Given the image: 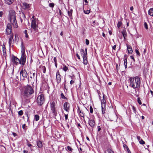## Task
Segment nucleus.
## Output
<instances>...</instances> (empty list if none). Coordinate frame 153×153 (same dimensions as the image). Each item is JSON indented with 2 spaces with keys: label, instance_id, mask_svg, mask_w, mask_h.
I'll list each match as a JSON object with an SVG mask.
<instances>
[{
  "label": "nucleus",
  "instance_id": "nucleus-1",
  "mask_svg": "<svg viewBox=\"0 0 153 153\" xmlns=\"http://www.w3.org/2000/svg\"><path fill=\"white\" fill-rule=\"evenodd\" d=\"M34 92V91L31 86L29 85L25 86L22 94V100L25 101L26 98L30 97Z\"/></svg>",
  "mask_w": 153,
  "mask_h": 153
},
{
  "label": "nucleus",
  "instance_id": "nucleus-28",
  "mask_svg": "<svg viewBox=\"0 0 153 153\" xmlns=\"http://www.w3.org/2000/svg\"><path fill=\"white\" fill-rule=\"evenodd\" d=\"M79 112L80 116L81 117H83V118H84L85 114L83 113V112L82 111H80V110L79 111Z\"/></svg>",
  "mask_w": 153,
  "mask_h": 153
},
{
  "label": "nucleus",
  "instance_id": "nucleus-20",
  "mask_svg": "<svg viewBox=\"0 0 153 153\" xmlns=\"http://www.w3.org/2000/svg\"><path fill=\"white\" fill-rule=\"evenodd\" d=\"M37 145L38 148H40L42 146V143L39 140L37 141Z\"/></svg>",
  "mask_w": 153,
  "mask_h": 153
},
{
  "label": "nucleus",
  "instance_id": "nucleus-62",
  "mask_svg": "<svg viewBox=\"0 0 153 153\" xmlns=\"http://www.w3.org/2000/svg\"><path fill=\"white\" fill-rule=\"evenodd\" d=\"M15 39L16 40H17V39H18V37L17 36H16V35H15Z\"/></svg>",
  "mask_w": 153,
  "mask_h": 153
},
{
  "label": "nucleus",
  "instance_id": "nucleus-51",
  "mask_svg": "<svg viewBox=\"0 0 153 153\" xmlns=\"http://www.w3.org/2000/svg\"><path fill=\"white\" fill-rule=\"evenodd\" d=\"M85 43L87 45L89 44V41L87 39H85Z\"/></svg>",
  "mask_w": 153,
  "mask_h": 153
},
{
  "label": "nucleus",
  "instance_id": "nucleus-50",
  "mask_svg": "<svg viewBox=\"0 0 153 153\" xmlns=\"http://www.w3.org/2000/svg\"><path fill=\"white\" fill-rule=\"evenodd\" d=\"M67 149L69 151H71L72 150V149L71 148L70 146H68L67 147Z\"/></svg>",
  "mask_w": 153,
  "mask_h": 153
},
{
  "label": "nucleus",
  "instance_id": "nucleus-26",
  "mask_svg": "<svg viewBox=\"0 0 153 153\" xmlns=\"http://www.w3.org/2000/svg\"><path fill=\"white\" fill-rule=\"evenodd\" d=\"M13 1L14 0H5L6 3L8 4H11Z\"/></svg>",
  "mask_w": 153,
  "mask_h": 153
},
{
  "label": "nucleus",
  "instance_id": "nucleus-55",
  "mask_svg": "<svg viewBox=\"0 0 153 153\" xmlns=\"http://www.w3.org/2000/svg\"><path fill=\"white\" fill-rule=\"evenodd\" d=\"M97 129L98 131H100L101 128L100 126H97Z\"/></svg>",
  "mask_w": 153,
  "mask_h": 153
},
{
  "label": "nucleus",
  "instance_id": "nucleus-18",
  "mask_svg": "<svg viewBox=\"0 0 153 153\" xmlns=\"http://www.w3.org/2000/svg\"><path fill=\"white\" fill-rule=\"evenodd\" d=\"M123 146L124 149L127 153H131L128 146L124 144Z\"/></svg>",
  "mask_w": 153,
  "mask_h": 153
},
{
  "label": "nucleus",
  "instance_id": "nucleus-34",
  "mask_svg": "<svg viewBox=\"0 0 153 153\" xmlns=\"http://www.w3.org/2000/svg\"><path fill=\"white\" fill-rule=\"evenodd\" d=\"M25 48H21V54H23V55L25 54Z\"/></svg>",
  "mask_w": 153,
  "mask_h": 153
},
{
  "label": "nucleus",
  "instance_id": "nucleus-54",
  "mask_svg": "<svg viewBox=\"0 0 153 153\" xmlns=\"http://www.w3.org/2000/svg\"><path fill=\"white\" fill-rule=\"evenodd\" d=\"M65 117V119L66 120L68 118V114H64Z\"/></svg>",
  "mask_w": 153,
  "mask_h": 153
},
{
  "label": "nucleus",
  "instance_id": "nucleus-25",
  "mask_svg": "<svg viewBox=\"0 0 153 153\" xmlns=\"http://www.w3.org/2000/svg\"><path fill=\"white\" fill-rule=\"evenodd\" d=\"M83 63L84 65H87L88 63V61L87 56L83 57Z\"/></svg>",
  "mask_w": 153,
  "mask_h": 153
},
{
  "label": "nucleus",
  "instance_id": "nucleus-31",
  "mask_svg": "<svg viewBox=\"0 0 153 153\" xmlns=\"http://www.w3.org/2000/svg\"><path fill=\"white\" fill-rule=\"evenodd\" d=\"M21 16L20 17L22 18L24 20H25L26 18V17L25 15L24 14V13L23 12H22V13L21 14Z\"/></svg>",
  "mask_w": 153,
  "mask_h": 153
},
{
  "label": "nucleus",
  "instance_id": "nucleus-53",
  "mask_svg": "<svg viewBox=\"0 0 153 153\" xmlns=\"http://www.w3.org/2000/svg\"><path fill=\"white\" fill-rule=\"evenodd\" d=\"M53 61L55 63H57V59L56 57H54L53 58Z\"/></svg>",
  "mask_w": 153,
  "mask_h": 153
},
{
  "label": "nucleus",
  "instance_id": "nucleus-13",
  "mask_svg": "<svg viewBox=\"0 0 153 153\" xmlns=\"http://www.w3.org/2000/svg\"><path fill=\"white\" fill-rule=\"evenodd\" d=\"M56 82L58 84L61 81V75L59 71H58L56 73Z\"/></svg>",
  "mask_w": 153,
  "mask_h": 153
},
{
  "label": "nucleus",
  "instance_id": "nucleus-32",
  "mask_svg": "<svg viewBox=\"0 0 153 153\" xmlns=\"http://www.w3.org/2000/svg\"><path fill=\"white\" fill-rule=\"evenodd\" d=\"M36 76V78L37 76V74L36 73H33V75L32 76H30V78H33L34 79L35 76Z\"/></svg>",
  "mask_w": 153,
  "mask_h": 153
},
{
  "label": "nucleus",
  "instance_id": "nucleus-23",
  "mask_svg": "<svg viewBox=\"0 0 153 153\" xmlns=\"http://www.w3.org/2000/svg\"><path fill=\"white\" fill-rule=\"evenodd\" d=\"M72 11L73 10L72 9H71L69 10H68V16L71 19L72 18Z\"/></svg>",
  "mask_w": 153,
  "mask_h": 153
},
{
  "label": "nucleus",
  "instance_id": "nucleus-41",
  "mask_svg": "<svg viewBox=\"0 0 153 153\" xmlns=\"http://www.w3.org/2000/svg\"><path fill=\"white\" fill-rule=\"evenodd\" d=\"M135 51L137 55H138V56H140V53H139L138 50H137V49H136L135 50Z\"/></svg>",
  "mask_w": 153,
  "mask_h": 153
},
{
  "label": "nucleus",
  "instance_id": "nucleus-38",
  "mask_svg": "<svg viewBox=\"0 0 153 153\" xmlns=\"http://www.w3.org/2000/svg\"><path fill=\"white\" fill-rule=\"evenodd\" d=\"M105 102H106L105 100V99H104V98H103L102 99V101L101 102V104H102L103 105H105Z\"/></svg>",
  "mask_w": 153,
  "mask_h": 153
},
{
  "label": "nucleus",
  "instance_id": "nucleus-61",
  "mask_svg": "<svg viewBox=\"0 0 153 153\" xmlns=\"http://www.w3.org/2000/svg\"><path fill=\"white\" fill-rule=\"evenodd\" d=\"M76 56L79 59H80V56H79V55L78 54V53H77L76 54Z\"/></svg>",
  "mask_w": 153,
  "mask_h": 153
},
{
  "label": "nucleus",
  "instance_id": "nucleus-21",
  "mask_svg": "<svg viewBox=\"0 0 153 153\" xmlns=\"http://www.w3.org/2000/svg\"><path fill=\"white\" fill-rule=\"evenodd\" d=\"M148 14L151 16H153V8H150L148 11Z\"/></svg>",
  "mask_w": 153,
  "mask_h": 153
},
{
  "label": "nucleus",
  "instance_id": "nucleus-56",
  "mask_svg": "<svg viewBox=\"0 0 153 153\" xmlns=\"http://www.w3.org/2000/svg\"><path fill=\"white\" fill-rule=\"evenodd\" d=\"M137 139L138 140V141H139L141 139V137L140 136H137Z\"/></svg>",
  "mask_w": 153,
  "mask_h": 153
},
{
  "label": "nucleus",
  "instance_id": "nucleus-42",
  "mask_svg": "<svg viewBox=\"0 0 153 153\" xmlns=\"http://www.w3.org/2000/svg\"><path fill=\"white\" fill-rule=\"evenodd\" d=\"M54 6V4L53 3H50L49 4V6L50 7L53 8Z\"/></svg>",
  "mask_w": 153,
  "mask_h": 153
},
{
  "label": "nucleus",
  "instance_id": "nucleus-46",
  "mask_svg": "<svg viewBox=\"0 0 153 153\" xmlns=\"http://www.w3.org/2000/svg\"><path fill=\"white\" fill-rule=\"evenodd\" d=\"M61 96L62 98L63 99H66L67 98L65 96L64 94L63 93H62L61 94Z\"/></svg>",
  "mask_w": 153,
  "mask_h": 153
},
{
  "label": "nucleus",
  "instance_id": "nucleus-24",
  "mask_svg": "<svg viewBox=\"0 0 153 153\" xmlns=\"http://www.w3.org/2000/svg\"><path fill=\"white\" fill-rule=\"evenodd\" d=\"M105 105H103L102 104V114H104L105 113Z\"/></svg>",
  "mask_w": 153,
  "mask_h": 153
},
{
  "label": "nucleus",
  "instance_id": "nucleus-6",
  "mask_svg": "<svg viewBox=\"0 0 153 153\" xmlns=\"http://www.w3.org/2000/svg\"><path fill=\"white\" fill-rule=\"evenodd\" d=\"M30 4L24 3L22 6V9L26 11V13H29V10H30Z\"/></svg>",
  "mask_w": 153,
  "mask_h": 153
},
{
  "label": "nucleus",
  "instance_id": "nucleus-30",
  "mask_svg": "<svg viewBox=\"0 0 153 153\" xmlns=\"http://www.w3.org/2000/svg\"><path fill=\"white\" fill-rule=\"evenodd\" d=\"M124 65L125 68H127V58H126L124 59Z\"/></svg>",
  "mask_w": 153,
  "mask_h": 153
},
{
  "label": "nucleus",
  "instance_id": "nucleus-48",
  "mask_svg": "<svg viewBox=\"0 0 153 153\" xmlns=\"http://www.w3.org/2000/svg\"><path fill=\"white\" fill-rule=\"evenodd\" d=\"M90 111L91 113H92L93 112V109L91 106H90Z\"/></svg>",
  "mask_w": 153,
  "mask_h": 153
},
{
  "label": "nucleus",
  "instance_id": "nucleus-58",
  "mask_svg": "<svg viewBox=\"0 0 153 153\" xmlns=\"http://www.w3.org/2000/svg\"><path fill=\"white\" fill-rule=\"evenodd\" d=\"M74 81L73 80H71L70 82V84L71 85L74 83Z\"/></svg>",
  "mask_w": 153,
  "mask_h": 153
},
{
  "label": "nucleus",
  "instance_id": "nucleus-27",
  "mask_svg": "<svg viewBox=\"0 0 153 153\" xmlns=\"http://www.w3.org/2000/svg\"><path fill=\"white\" fill-rule=\"evenodd\" d=\"M105 153H114V152L110 149H108L105 152Z\"/></svg>",
  "mask_w": 153,
  "mask_h": 153
},
{
  "label": "nucleus",
  "instance_id": "nucleus-40",
  "mask_svg": "<svg viewBox=\"0 0 153 153\" xmlns=\"http://www.w3.org/2000/svg\"><path fill=\"white\" fill-rule=\"evenodd\" d=\"M137 102H138V103L140 105H141L142 104V102H141V101L140 100V98L138 97L137 98Z\"/></svg>",
  "mask_w": 153,
  "mask_h": 153
},
{
  "label": "nucleus",
  "instance_id": "nucleus-64",
  "mask_svg": "<svg viewBox=\"0 0 153 153\" xmlns=\"http://www.w3.org/2000/svg\"><path fill=\"white\" fill-rule=\"evenodd\" d=\"M3 14V12L2 11L0 12V17L2 16Z\"/></svg>",
  "mask_w": 153,
  "mask_h": 153
},
{
  "label": "nucleus",
  "instance_id": "nucleus-14",
  "mask_svg": "<svg viewBox=\"0 0 153 153\" xmlns=\"http://www.w3.org/2000/svg\"><path fill=\"white\" fill-rule=\"evenodd\" d=\"M88 124L92 128H94L95 126V121L93 119H89Z\"/></svg>",
  "mask_w": 153,
  "mask_h": 153
},
{
  "label": "nucleus",
  "instance_id": "nucleus-63",
  "mask_svg": "<svg viewBox=\"0 0 153 153\" xmlns=\"http://www.w3.org/2000/svg\"><path fill=\"white\" fill-rule=\"evenodd\" d=\"M59 12L60 15L61 16L62 15V12L61 10L60 9L59 10Z\"/></svg>",
  "mask_w": 153,
  "mask_h": 153
},
{
  "label": "nucleus",
  "instance_id": "nucleus-47",
  "mask_svg": "<svg viewBox=\"0 0 153 153\" xmlns=\"http://www.w3.org/2000/svg\"><path fill=\"white\" fill-rule=\"evenodd\" d=\"M84 12L85 14H89L90 12V10H84Z\"/></svg>",
  "mask_w": 153,
  "mask_h": 153
},
{
  "label": "nucleus",
  "instance_id": "nucleus-35",
  "mask_svg": "<svg viewBox=\"0 0 153 153\" xmlns=\"http://www.w3.org/2000/svg\"><path fill=\"white\" fill-rule=\"evenodd\" d=\"M62 69L63 71H66L68 69V68L65 65H63V67L62 68Z\"/></svg>",
  "mask_w": 153,
  "mask_h": 153
},
{
  "label": "nucleus",
  "instance_id": "nucleus-9",
  "mask_svg": "<svg viewBox=\"0 0 153 153\" xmlns=\"http://www.w3.org/2000/svg\"><path fill=\"white\" fill-rule=\"evenodd\" d=\"M6 33L7 35H10L12 32V26L11 23H8L7 25L6 29Z\"/></svg>",
  "mask_w": 153,
  "mask_h": 153
},
{
  "label": "nucleus",
  "instance_id": "nucleus-52",
  "mask_svg": "<svg viewBox=\"0 0 153 153\" xmlns=\"http://www.w3.org/2000/svg\"><path fill=\"white\" fill-rule=\"evenodd\" d=\"M21 47V48H25L24 45H23V42H22Z\"/></svg>",
  "mask_w": 153,
  "mask_h": 153
},
{
  "label": "nucleus",
  "instance_id": "nucleus-49",
  "mask_svg": "<svg viewBox=\"0 0 153 153\" xmlns=\"http://www.w3.org/2000/svg\"><path fill=\"white\" fill-rule=\"evenodd\" d=\"M132 109L133 112L135 113H136V110L135 107L134 106H132Z\"/></svg>",
  "mask_w": 153,
  "mask_h": 153
},
{
  "label": "nucleus",
  "instance_id": "nucleus-3",
  "mask_svg": "<svg viewBox=\"0 0 153 153\" xmlns=\"http://www.w3.org/2000/svg\"><path fill=\"white\" fill-rule=\"evenodd\" d=\"M9 17L10 22L13 27L15 28H17L18 25L16 19V13L14 11L11 10L9 12Z\"/></svg>",
  "mask_w": 153,
  "mask_h": 153
},
{
  "label": "nucleus",
  "instance_id": "nucleus-36",
  "mask_svg": "<svg viewBox=\"0 0 153 153\" xmlns=\"http://www.w3.org/2000/svg\"><path fill=\"white\" fill-rule=\"evenodd\" d=\"M139 142L140 144L143 145L145 144V141H143L142 139H141V140H140Z\"/></svg>",
  "mask_w": 153,
  "mask_h": 153
},
{
  "label": "nucleus",
  "instance_id": "nucleus-7",
  "mask_svg": "<svg viewBox=\"0 0 153 153\" xmlns=\"http://www.w3.org/2000/svg\"><path fill=\"white\" fill-rule=\"evenodd\" d=\"M56 102L54 101H52L51 102V109L54 115L56 116L57 112L56 110Z\"/></svg>",
  "mask_w": 153,
  "mask_h": 153
},
{
  "label": "nucleus",
  "instance_id": "nucleus-45",
  "mask_svg": "<svg viewBox=\"0 0 153 153\" xmlns=\"http://www.w3.org/2000/svg\"><path fill=\"white\" fill-rule=\"evenodd\" d=\"M144 26L145 28L146 29H148V25H147V23L146 22H144Z\"/></svg>",
  "mask_w": 153,
  "mask_h": 153
},
{
  "label": "nucleus",
  "instance_id": "nucleus-2",
  "mask_svg": "<svg viewBox=\"0 0 153 153\" xmlns=\"http://www.w3.org/2000/svg\"><path fill=\"white\" fill-rule=\"evenodd\" d=\"M129 80L130 82V85L132 87L135 89L139 88L140 85V80L138 76H136L133 78H130Z\"/></svg>",
  "mask_w": 153,
  "mask_h": 153
},
{
  "label": "nucleus",
  "instance_id": "nucleus-5",
  "mask_svg": "<svg viewBox=\"0 0 153 153\" xmlns=\"http://www.w3.org/2000/svg\"><path fill=\"white\" fill-rule=\"evenodd\" d=\"M31 27L34 30H36L37 28V24L36 21L37 19H36L34 18V16H33L32 18L31 19Z\"/></svg>",
  "mask_w": 153,
  "mask_h": 153
},
{
  "label": "nucleus",
  "instance_id": "nucleus-15",
  "mask_svg": "<svg viewBox=\"0 0 153 153\" xmlns=\"http://www.w3.org/2000/svg\"><path fill=\"white\" fill-rule=\"evenodd\" d=\"M13 34H11L10 37L9 38V46H10L13 42Z\"/></svg>",
  "mask_w": 153,
  "mask_h": 153
},
{
  "label": "nucleus",
  "instance_id": "nucleus-16",
  "mask_svg": "<svg viewBox=\"0 0 153 153\" xmlns=\"http://www.w3.org/2000/svg\"><path fill=\"white\" fill-rule=\"evenodd\" d=\"M80 53L83 57L87 56V52H85L84 49H81L80 50Z\"/></svg>",
  "mask_w": 153,
  "mask_h": 153
},
{
  "label": "nucleus",
  "instance_id": "nucleus-60",
  "mask_svg": "<svg viewBox=\"0 0 153 153\" xmlns=\"http://www.w3.org/2000/svg\"><path fill=\"white\" fill-rule=\"evenodd\" d=\"M116 45H114V46H113L112 47V49L114 50H115V49H116Z\"/></svg>",
  "mask_w": 153,
  "mask_h": 153
},
{
  "label": "nucleus",
  "instance_id": "nucleus-43",
  "mask_svg": "<svg viewBox=\"0 0 153 153\" xmlns=\"http://www.w3.org/2000/svg\"><path fill=\"white\" fill-rule=\"evenodd\" d=\"M24 33H25V37L27 38H28V36L27 34V30H25V31H24Z\"/></svg>",
  "mask_w": 153,
  "mask_h": 153
},
{
  "label": "nucleus",
  "instance_id": "nucleus-37",
  "mask_svg": "<svg viewBox=\"0 0 153 153\" xmlns=\"http://www.w3.org/2000/svg\"><path fill=\"white\" fill-rule=\"evenodd\" d=\"M122 22H119L117 24V27L118 28H119L122 25Z\"/></svg>",
  "mask_w": 153,
  "mask_h": 153
},
{
  "label": "nucleus",
  "instance_id": "nucleus-8",
  "mask_svg": "<svg viewBox=\"0 0 153 153\" xmlns=\"http://www.w3.org/2000/svg\"><path fill=\"white\" fill-rule=\"evenodd\" d=\"M26 56L25 54H21V56L19 60V64L23 66L26 62Z\"/></svg>",
  "mask_w": 153,
  "mask_h": 153
},
{
  "label": "nucleus",
  "instance_id": "nucleus-44",
  "mask_svg": "<svg viewBox=\"0 0 153 153\" xmlns=\"http://www.w3.org/2000/svg\"><path fill=\"white\" fill-rule=\"evenodd\" d=\"M26 126L25 124H24L22 125V128L25 131H26Z\"/></svg>",
  "mask_w": 153,
  "mask_h": 153
},
{
  "label": "nucleus",
  "instance_id": "nucleus-33",
  "mask_svg": "<svg viewBox=\"0 0 153 153\" xmlns=\"http://www.w3.org/2000/svg\"><path fill=\"white\" fill-rule=\"evenodd\" d=\"M42 71L45 74L46 72V68L45 66H42Z\"/></svg>",
  "mask_w": 153,
  "mask_h": 153
},
{
  "label": "nucleus",
  "instance_id": "nucleus-11",
  "mask_svg": "<svg viewBox=\"0 0 153 153\" xmlns=\"http://www.w3.org/2000/svg\"><path fill=\"white\" fill-rule=\"evenodd\" d=\"M12 61L14 65H17L19 64V59L14 56L12 57Z\"/></svg>",
  "mask_w": 153,
  "mask_h": 153
},
{
  "label": "nucleus",
  "instance_id": "nucleus-12",
  "mask_svg": "<svg viewBox=\"0 0 153 153\" xmlns=\"http://www.w3.org/2000/svg\"><path fill=\"white\" fill-rule=\"evenodd\" d=\"M63 107L64 110L68 113L70 110V104L68 102L64 103L63 104Z\"/></svg>",
  "mask_w": 153,
  "mask_h": 153
},
{
  "label": "nucleus",
  "instance_id": "nucleus-19",
  "mask_svg": "<svg viewBox=\"0 0 153 153\" xmlns=\"http://www.w3.org/2000/svg\"><path fill=\"white\" fill-rule=\"evenodd\" d=\"M122 33L123 35L124 39L126 36V32L125 28H124L123 30L122 31Z\"/></svg>",
  "mask_w": 153,
  "mask_h": 153
},
{
  "label": "nucleus",
  "instance_id": "nucleus-17",
  "mask_svg": "<svg viewBox=\"0 0 153 153\" xmlns=\"http://www.w3.org/2000/svg\"><path fill=\"white\" fill-rule=\"evenodd\" d=\"M127 47L128 53H131L133 52L131 47L130 45H127Z\"/></svg>",
  "mask_w": 153,
  "mask_h": 153
},
{
  "label": "nucleus",
  "instance_id": "nucleus-10",
  "mask_svg": "<svg viewBox=\"0 0 153 153\" xmlns=\"http://www.w3.org/2000/svg\"><path fill=\"white\" fill-rule=\"evenodd\" d=\"M21 77L22 76L23 79L25 78H27L28 74L27 73L26 70L25 69H22L20 72Z\"/></svg>",
  "mask_w": 153,
  "mask_h": 153
},
{
  "label": "nucleus",
  "instance_id": "nucleus-4",
  "mask_svg": "<svg viewBox=\"0 0 153 153\" xmlns=\"http://www.w3.org/2000/svg\"><path fill=\"white\" fill-rule=\"evenodd\" d=\"M45 101L44 95L43 94H41L37 97V102L38 105L41 106L44 102Z\"/></svg>",
  "mask_w": 153,
  "mask_h": 153
},
{
  "label": "nucleus",
  "instance_id": "nucleus-29",
  "mask_svg": "<svg viewBox=\"0 0 153 153\" xmlns=\"http://www.w3.org/2000/svg\"><path fill=\"white\" fill-rule=\"evenodd\" d=\"M39 118V115L38 114L35 115L34 116V119L36 121H38Z\"/></svg>",
  "mask_w": 153,
  "mask_h": 153
},
{
  "label": "nucleus",
  "instance_id": "nucleus-59",
  "mask_svg": "<svg viewBox=\"0 0 153 153\" xmlns=\"http://www.w3.org/2000/svg\"><path fill=\"white\" fill-rule=\"evenodd\" d=\"M12 134L14 137H16L17 136V134L13 132Z\"/></svg>",
  "mask_w": 153,
  "mask_h": 153
},
{
  "label": "nucleus",
  "instance_id": "nucleus-22",
  "mask_svg": "<svg viewBox=\"0 0 153 153\" xmlns=\"http://www.w3.org/2000/svg\"><path fill=\"white\" fill-rule=\"evenodd\" d=\"M6 48H5V46H3L2 48V51H3V56H6Z\"/></svg>",
  "mask_w": 153,
  "mask_h": 153
},
{
  "label": "nucleus",
  "instance_id": "nucleus-39",
  "mask_svg": "<svg viewBox=\"0 0 153 153\" xmlns=\"http://www.w3.org/2000/svg\"><path fill=\"white\" fill-rule=\"evenodd\" d=\"M23 114V112L22 110H20L18 111V114L19 116H22Z\"/></svg>",
  "mask_w": 153,
  "mask_h": 153
},
{
  "label": "nucleus",
  "instance_id": "nucleus-57",
  "mask_svg": "<svg viewBox=\"0 0 153 153\" xmlns=\"http://www.w3.org/2000/svg\"><path fill=\"white\" fill-rule=\"evenodd\" d=\"M130 58L131 59H133V60L134 61H135V59H134V57L132 56H130Z\"/></svg>",
  "mask_w": 153,
  "mask_h": 153
}]
</instances>
